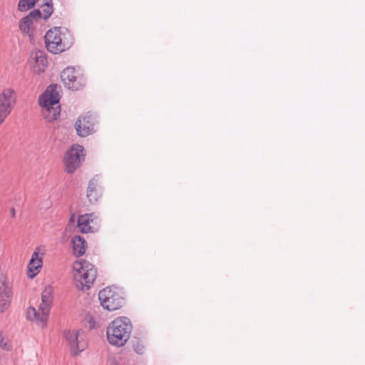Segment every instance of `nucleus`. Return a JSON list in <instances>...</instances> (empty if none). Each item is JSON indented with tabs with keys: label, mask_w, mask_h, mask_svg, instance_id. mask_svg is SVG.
Returning a JSON list of instances; mask_svg holds the SVG:
<instances>
[{
	"label": "nucleus",
	"mask_w": 365,
	"mask_h": 365,
	"mask_svg": "<svg viewBox=\"0 0 365 365\" xmlns=\"http://www.w3.org/2000/svg\"><path fill=\"white\" fill-rule=\"evenodd\" d=\"M38 103L41 106V114L48 122L56 120L60 115L59 94L57 85L51 84L39 97Z\"/></svg>",
	"instance_id": "nucleus-1"
},
{
	"label": "nucleus",
	"mask_w": 365,
	"mask_h": 365,
	"mask_svg": "<svg viewBox=\"0 0 365 365\" xmlns=\"http://www.w3.org/2000/svg\"><path fill=\"white\" fill-rule=\"evenodd\" d=\"M133 329L130 319L121 317L113 320L107 328L109 343L117 346H123L129 339Z\"/></svg>",
	"instance_id": "nucleus-2"
},
{
	"label": "nucleus",
	"mask_w": 365,
	"mask_h": 365,
	"mask_svg": "<svg viewBox=\"0 0 365 365\" xmlns=\"http://www.w3.org/2000/svg\"><path fill=\"white\" fill-rule=\"evenodd\" d=\"M45 44L47 50L53 54L61 53L68 50L71 42L66 40V34L61 32L60 27L48 30L45 36Z\"/></svg>",
	"instance_id": "nucleus-3"
},
{
	"label": "nucleus",
	"mask_w": 365,
	"mask_h": 365,
	"mask_svg": "<svg viewBox=\"0 0 365 365\" xmlns=\"http://www.w3.org/2000/svg\"><path fill=\"white\" fill-rule=\"evenodd\" d=\"M98 299L101 306L108 311H115L121 308L125 299L116 287H107L100 291Z\"/></svg>",
	"instance_id": "nucleus-4"
},
{
	"label": "nucleus",
	"mask_w": 365,
	"mask_h": 365,
	"mask_svg": "<svg viewBox=\"0 0 365 365\" xmlns=\"http://www.w3.org/2000/svg\"><path fill=\"white\" fill-rule=\"evenodd\" d=\"M74 269L79 273L82 289H88L93 284L97 276V270L94 265L87 260L76 262Z\"/></svg>",
	"instance_id": "nucleus-5"
},
{
	"label": "nucleus",
	"mask_w": 365,
	"mask_h": 365,
	"mask_svg": "<svg viewBox=\"0 0 365 365\" xmlns=\"http://www.w3.org/2000/svg\"><path fill=\"white\" fill-rule=\"evenodd\" d=\"M84 160L83 147L80 145H73L65 154V170L68 173H74Z\"/></svg>",
	"instance_id": "nucleus-6"
},
{
	"label": "nucleus",
	"mask_w": 365,
	"mask_h": 365,
	"mask_svg": "<svg viewBox=\"0 0 365 365\" xmlns=\"http://www.w3.org/2000/svg\"><path fill=\"white\" fill-rule=\"evenodd\" d=\"M16 94L14 89L7 88L0 93V125L14 108Z\"/></svg>",
	"instance_id": "nucleus-7"
},
{
	"label": "nucleus",
	"mask_w": 365,
	"mask_h": 365,
	"mask_svg": "<svg viewBox=\"0 0 365 365\" xmlns=\"http://www.w3.org/2000/svg\"><path fill=\"white\" fill-rule=\"evenodd\" d=\"M34 7L42 9L43 20H47L53 12L52 0H19L18 4L20 11H26Z\"/></svg>",
	"instance_id": "nucleus-8"
},
{
	"label": "nucleus",
	"mask_w": 365,
	"mask_h": 365,
	"mask_svg": "<svg viewBox=\"0 0 365 365\" xmlns=\"http://www.w3.org/2000/svg\"><path fill=\"white\" fill-rule=\"evenodd\" d=\"M96 123V117L90 113L80 116L75 123V128L78 135L86 137L93 133L95 132Z\"/></svg>",
	"instance_id": "nucleus-9"
},
{
	"label": "nucleus",
	"mask_w": 365,
	"mask_h": 365,
	"mask_svg": "<svg viewBox=\"0 0 365 365\" xmlns=\"http://www.w3.org/2000/svg\"><path fill=\"white\" fill-rule=\"evenodd\" d=\"M83 332L75 330L64 331V337L68 343L73 355L76 356L86 348Z\"/></svg>",
	"instance_id": "nucleus-10"
},
{
	"label": "nucleus",
	"mask_w": 365,
	"mask_h": 365,
	"mask_svg": "<svg viewBox=\"0 0 365 365\" xmlns=\"http://www.w3.org/2000/svg\"><path fill=\"white\" fill-rule=\"evenodd\" d=\"M61 78L64 86L71 90H79L83 86V78L77 74L73 67L65 68L61 74Z\"/></svg>",
	"instance_id": "nucleus-11"
},
{
	"label": "nucleus",
	"mask_w": 365,
	"mask_h": 365,
	"mask_svg": "<svg viewBox=\"0 0 365 365\" xmlns=\"http://www.w3.org/2000/svg\"><path fill=\"white\" fill-rule=\"evenodd\" d=\"M12 298V286L7 277H2L0 286V312L3 313L9 307Z\"/></svg>",
	"instance_id": "nucleus-12"
},
{
	"label": "nucleus",
	"mask_w": 365,
	"mask_h": 365,
	"mask_svg": "<svg viewBox=\"0 0 365 365\" xmlns=\"http://www.w3.org/2000/svg\"><path fill=\"white\" fill-rule=\"evenodd\" d=\"M41 19H43V15L41 10L38 9H34L30 11L27 16L21 19L19 22V29L24 33H29L34 21H38Z\"/></svg>",
	"instance_id": "nucleus-13"
},
{
	"label": "nucleus",
	"mask_w": 365,
	"mask_h": 365,
	"mask_svg": "<svg viewBox=\"0 0 365 365\" xmlns=\"http://www.w3.org/2000/svg\"><path fill=\"white\" fill-rule=\"evenodd\" d=\"M31 58L34 61V71L38 73L43 72L48 64L46 53L40 50L35 51L31 53Z\"/></svg>",
	"instance_id": "nucleus-14"
},
{
	"label": "nucleus",
	"mask_w": 365,
	"mask_h": 365,
	"mask_svg": "<svg viewBox=\"0 0 365 365\" xmlns=\"http://www.w3.org/2000/svg\"><path fill=\"white\" fill-rule=\"evenodd\" d=\"M42 259L39 257V253L37 251H35L30 259V262L28 265V276L30 278H34L37 273L39 272V269L42 267Z\"/></svg>",
	"instance_id": "nucleus-15"
},
{
	"label": "nucleus",
	"mask_w": 365,
	"mask_h": 365,
	"mask_svg": "<svg viewBox=\"0 0 365 365\" xmlns=\"http://www.w3.org/2000/svg\"><path fill=\"white\" fill-rule=\"evenodd\" d=\"M101 197L100 190L98 188V180L96 178H92L88 183L87 188V197L91 204L98 202Z\"/></svg>",
	"instance_id": "nucleus-16"
},
{
	"label": "nucleus",
	"mask_w": 365,
	"mask_h": 365,
	"mask_svg": "<svg viewBox=\"0 0 365 365\" xmlns=\"http://www.w3.org/2000/svg\"><path fill=\"white\" fill-rule=\"evenodd\" d=\"M94 217V213L85 214L78 216L77 223L81 232L88 233L93 232L92 227L90 226V223L93 222Z\"/></svg>",
	"instance_id": "nucleus-17"
},
{
	"label": "nucleus",
	"mask_w": 365,
	"mask_h": 365,
	"mask_svg": "<svg viewBox=\"0 0 365 365\" xmlns=\"http://www.w3.org/2000/svg\"><path fill=\"white\" fill-rule=\"evenodd\" d=\"M71 242L74 255L76 257L83 255L87 248V242L85 239L80 235H76L72 238Z\"/></svg>",
	"instance_id": "nucleus-18"
},
{
	"label": "nucleus",
	"mask_w": 365,
	"mask_h": 365,
	"mask_svg": "<svg viewBox=\"0 0 365 365\" xmlns=\"http://www.w3.org/2000/svg\"><path fill=\"white\" fill-rule=\"evenodd\" d=\"M41 304L39 305V310H43V315L41 317V321H44L46 318L48 317L50 311V303H51V290L46 289L41 294Z\"/></svg>",
	"instance_id": "nucleus-19"
},
{
	"label": "nucleus",
	"mask_w": 365,
	"mask_h": 365,
	"mask_svg": "<svg viewBox=\"0 0 365 365\" xmlns=\"http://www.w3.org/2000/svg\"><path fill=\"white\" fill-rule=\"evenodd\" d=\"M43 315V310H36L33 307H29L26 312V317L30 321H34L36 324L41 327H44L46 324L48 318H46L44 321H41V317Z\"/></svg>",
	"instance_id": "nucleus-20"
},
{
	"label": "nucleus",
	"mask_w": 365,
	"mask_h": 365,
	"mask_svg": "<svg viewBox=\"0 0 365 365\" xmlns=\"http://www.w3.org/2000/svg\"><path fill=\"white\" fill-rule=\"evenodd\" d=\"M0 347L2 349L9 351L11 349V346L8 344L5 337L3 336L2 333H0Z\"/></svg>",
	"instance_id": "nucleus-21"
},
{
	"label": "nucleus",
	"mask_w": 365,
	"mask_h": 365,
	"mask_svg": "<svg viewBox=\"0 0 365 365\" xmlns=\"http://www.w3.org/2000/svg\"><path fill=\"white\" fill-rule=\"evenodd\" d=\"M135 351L139 354H142L144 351V346L142 343L137 341L133 344Z\"/></svg>",
	"instance_id": "nucleus-22"
},
{
	"label": "nucleus",
	"mask_w": 365,
	"mask_h": 365,
	"mask_svg": "<svg viewBox=\"0 0 365 365\" xmlns=\"http://www.w3.org/2000/svg\"><path fill=\"white\" fill-rule=\"evenodd\" d=\"M10 213H11V217H15V216H16V211H15V208L14 207H11L10 209Z\"/></svg>",
	"instance_id": "nucleus-23"
},
{
	"label": "nucleus",
	"mask_w": 365,
	"mask_h": 365,
	"mask_svg": "<svg viewBox=\"0 0 365 365\" xmlns=\"http://www.w3.org/2000/svg\"><path fill=\"white\" fill-rule=\"evenodd\" d=\"M74 221H75V216H74V215H72L70 218V222L73 223V222H74Z\"/></svg>",
	"instance_id": "nucleus-24"
}]
</instances>
